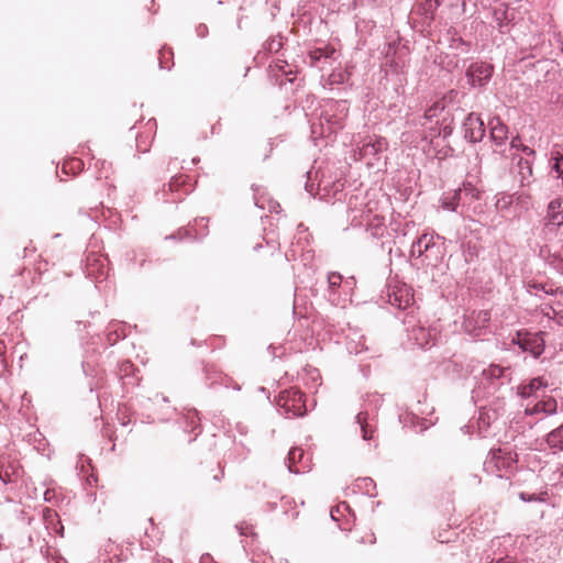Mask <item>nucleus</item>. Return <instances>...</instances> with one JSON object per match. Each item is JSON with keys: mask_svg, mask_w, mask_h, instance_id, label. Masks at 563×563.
<instances>
[{"mask_svg": "<svg viewBox=\"0 0 563 563\" xmlns=\"http://www.w3.org/2000/svg\"><path fill=\"white\" fill-rule=\"evenodd\" d=\"M517 462V454L508 449H492L483 467L487 474L495 475L499 478L508 477Z\"/></svg>", "mask_w": 563, "mask_h": 563, "instance_id": "f257e3e1", "label": "nucleus"}, {"mask_svg": "<svg viewBox=\"0 0 563 563\" xmlns=\"http://www.w3.org/2000/svg\"><path fill=\"white\" fill-rule=\"evenodd\" d=\"M276 402L285 418L302 417L307 412L303 394L295 388L282 390Z\"/></svg>", "mask_w": 563, "mask_h": 563, "instance_id": "f03ea898", "label": "nucleus"}, {"mask_svg": "<svg viewBox=\"0 0 563 563\" xmlns=\"http://www.w3.org/2000/svg\"><path fill=\"white\" fill-rule=\"evenodd\" d=\"M511 380L510 367H503L497 364H490L482 372L481 384L488 389L489 394H494L500 386Z\"/></svg>", "mask_w": 563, "mask_h": 563, "instance_id": "7ed1b4c3", "label": "nucleus"}, {"mask_svg": "<svg viewBox=\"0 0 563 563\" xmlns=\"http://www.w3.org/2000/svg\"><path fill=\"white\" fill-rule=\"evenodd\" d=\"M511 341L520 349L521 352L529 353L534 358L539 357L543 353L545 346L542 332L530 333L518 331Z\"/></svg>", "mask_w": 563, "mask_h": 563, "instance_id": "20e7f679", "label": "nucleus"}, {"mask_svg": "<svg viewBox=\"0 0 563 563\" xmlns=\"http://www.w3.org/2000/svg\"><path fill=\"white\" fill-rule=\"evenodd\" d=\"M440 252V245L434 242L433 234L424 233L411 245V255L423 257V262H431L432 257L437 258Z\"/></svg>", "mask_w": 563, "mask_h": 563, "instance_id": "39448f33", "label": "nucleus"}, {"mask_svg": "<svg viewBox=\"0 0 563 563\" xmlns=\"http://www.w3.org/2000/svg\"><path fill=\"white\" fill-rule=\"evenodd\" d=\"M493 71L494 67L490 64L476 62L468 66L465 75L468 79V84L472 87L482 88L490 80Z\"/></svg>", "mask_w": 563, "mask_h": 563, "instance_id": "423d86ee", "label": "nucleus"}, {"mask_svg": "<svg viewBox=\"0 0 563 563\" xmlns=\"http://www.w3.org/2000/svg\"><path fill=\"white\" fill-rule=\"evenodd\" d=\"M387 302L400 310L408 309L413 301L411 288L406 285H396L388 287L386 292Z\"/></svg>", "mask_w": 563, "mask_h": 563, "instance_id": "0eeeda50", "label": "nucleus"}, {"mask_svg": "<svg viewBox=\"0 0 563 563\" xmlns=\"http://www.w3.org/2000/svg\"><path fill=\"white\" fill-rule=\"evenodd\" d=\"M464 139L472 142H481L485 136V125L478 114L471 112L463 122Z\"/></svg>", "mask_w": 563, "mask_h": 563, "instance_id": "6e6552de", "label": "nucleus"}, {"mask_svg": "<svg viewBox=\"0 0 563 563\" xmlns=\"http://www.w3.org/2000/svg\"><path fill=\"white\" fill-rule=\"evenodd\" d=\"M388 146L384 137L368 136L364 139L362 145L358 147L361 157H376L382 152L386 151Z\"/></svg>", "mask_w": 563, "mask_h": 563, "instance_id": "1a4fd4ad", "label": "nucleus"}, {"mask_svg": "<svg viewBox=\"0 0 563 563\" xmlns=\"http://www.w3.org/2000/svg\"><path fill=\"white\" fill-rule=\"evenodd\" d=\"M490 140L497 145H504L508 139V126L498 118L494 117L488 122Z\"/></svg>", "mask_w": 563, "mask_h": 563, "instance_id": "9d476101", "label": "nucleus"}, {"mask_svg": "<svg viewBox=\"0 0 563 563\" xmlns=\"http://www.w3.org/2000/svg\"><path fill=\"white\" fill-rule=\"evenodd\" d=\"M545 227L558 228L563 225V200L554 199L548 206Z\"/></svg>", "mask_w": 563, "mask_h": 563, "instance_id": "9b49d317", "label": "nucleus"}, {"mask_svg": "<svg viewBox=\"0 0 563 563\" xmlns=\"http://www.w3.org/2000/svg\"><path fill=\"white\" fill-rule=\"evenodd\" d=\"M541 412L547 416L555 415L558 412V401L552 397H548L545 399L537 401L532 407L528 406L525 409V413L527 416H532Z\"/></svg>", "mask_w": 563, "mask_h": 563, "instance_id": "f8f14e48", "label": "nucleus"}, {"mask_svg": "<svg viewBox=\"0 0 563 563\" xmlns=\"http://www.w3.org/2000/svg\"><path fill=\"white\" fill-rule=\"evenodd\" d=\"M512 159L517 162L519 181L521 186H528L532 181V165L533 161L529 157L523 158L521 156H512Z\"/></svg>", "mask_w": 563, "mask_h": 563, "instance_id": "ddd939ff", "label": "nucleus"}, {"mask_svg": "<svg viewBox=\"0 0 563 563\" xmlns=\"http://www.w3.org/2000/svg\"><path fill=\"white\" fill-rule=\"evenodd\" d=\"M490 320L488 310L472 311L464 321V327L467 331L471 329H483Z\"/></svg>", "mask_w": 563, "mask_h": 563, "instance_id": "4468645a", "label": "nucleus"}, {"mask_svg": "<svg viewBox=\"0 0 563 563\" xmlns=\"http://www.w3.org/2000/svg\"><path fill=\"white\" fill-rule=\"evenodd\" d=\"M409 339L421 349L433 345V336L431 332L423 327H413L409 332Z\"/></svg>", "mask_w": 563, "mask_h": 563, "instance_id": "2eb2a0df", "label": "nucleus"}, {"mask_svg": "<svg viewBox=\"0 0 563 563\" xmlns=\"http://www.w3.org/2000/svg\"><path fill=\"white\" fill-rule=\"evenodd\" d=\"M43 519L45 522V527L49 533H55L58 534L59 537L64 536V526L62 525L56 511L46 508L43 511Z\"/></svg>", "mask_w": 563, "mask_h": 563, "instance_id": "dca6fc26", "label": "nucleus"}, {"mask_svg": "<svg viewBox=\"0 0 563 563\" xmlns=\"http://www.w3.org/2000/svg\"><path fill=\"white\" fill-rule=\"evenodd\" d=\"M303 457H305V453L299 448H292L288 452V456H287L286 462H287V467H288L290 473L300 474V473H303L306 471L308 465H303L302 467H298L297 466V463H301Z\"/></svg>", "mask_w": 563, "mask_h": 563, "instance_id": "f3484780", "label": "nucleus"}, {"mask_svg": "<svg viewBox=\"0 0 563 563\" xmlns=\"http://www.w3.org/2000/svg\"><path fill=\"white\" fill-rule=\"evenodd\" d=\"M454 191L460 192L462 196V210H460V214L464 216L466 212V205H468L473 199H478L479 191L470 183L464 184L462 188H459Z\"/></svg>", "mask_w": 563, "mask_h": 563, "instance_id": "a211bd4d", "label": "nucleus"}, {"mask_svg": "<svg viewBox=\"0 0 563 563\" xmlns=\"http://www.w3.org/2000/svg\"><path fill=\"white\" fill-rule=\"evenodd\" d=\"M461 197V194L455 191L444 194L440 200L441 207L444 210L460 213V210H462Z\"/></svg>", "mask_w": 563, "mask_h": 563, "instance_id": "6ab92c4d", "label": "nucleus"}, {"mask_svg": "<svg viewBox=\"0 0 563 563\" xmlns=\"http://www.w3.org/2000/svg\"><path fill=\"white\" fill-rule=\"evenodd\" d=\"M545 442L554 452L563 451V423L547 434Z\"/></svg>", "mask_w": 563, "mask_h": 563, "instance_id": "aec40b11", "label": "nucleus"}, {"mask_svg": "<svg viewBox=\"0 0 563 563\" xmlns=\"http://www.w3.org/2000/svg\"><path fill=\"white\" fill-rule=\"evenodd\" d=\"M445 106L442 101H435L430 106L419 118V124L424 126L427 122H432L433 119L438 118L444 110Z\"/></svg>", "mask_w": 563, "mask_h": 563, "instance_id": "412c9836", "label": "nucleus"}, {"mask_svg": "<svg viewBox=\"0 0 563 563\" xmlns=\"http://www.w3.org/2000/svg\"><path fill=\"white\" fill-rule=\"evenodd\" d=\"M367 419H368L367 411H360L356 415V423L360 426V429L362 432V438L365 441L372 440L374 438V432H375V430L368 423Z\"/></svg>", "mask_w": 563, "mask_h": 563, "instance_id": "4be33fe9", "label": "nucleus"}, {"mask_svg": "<svg viewBox=\"0 0 563 563\" xmlns=\"http://www.w3.org/2000/svg\"><path fill=\"white\" fill-rule=\"evenodd\" d=\"M547 385L542 383L541 378H533L528 384H523L518 387V394L522 398H529L534 395V393Z\"/></svg>", "mask_w": 563, "mask_h": 563, "instance_id": "5701e85b", "label": "nucleus"}, {"mask_svg": "<svg viewBox=\"0 0 563 563\" xmlns=\"http://www.w3.org/2000/svg\"><path fill=\"white\" fill-rule=\"evenodd\" d=\"M551 169L556 173V177L563 183V153L560 150L551 152Z\"/></svg>", "mask_w": 563, "mask_h": 563, "instance_id": "b1692460", "label": "nucleus"}, {"mask_svg": "<svg viewBox=\"0 0 563 563\" xmlns=\"http://www.w3.org/2000/svg\"><path fill=\"white\" fill-rule=\"evenodd\" d=\"M494 19L497 22L500 31L504 32L503 27L506 26L514 19V16L508 9L498 8L494 11Z\"/></svg>", "mask_w": 563, "mask_h": 563, "instance_id": "393cba45", "label": "nucleus"}, {"mask_svg": "<svg viewBox=\"0 0 563 563\" xmlns=\"http://www.w3.org/2000/svg\"><path fill=\"white\" fill-rule=\"evenodd\" d=\"M356 487L371 497L375 496V483L369 477L358 478L356 481Z\"/></svg>", "mask_w": 563, "mask_h": 563, "instance_id": "a878e982", "label": "nucleus"}, {"mask_svg": "<svg viewBox=\"0 0 563 563\" xmlns=\"http://www.w3.org/2000/svg\"><path fill=\"white\" fill-rule=\"evenodd\" d=\"M333 49L324 48H316L309 53V57L311 59V65H316L322 58H328L333 53Z\"/></svg>", "mask_w": 563, "mask_h": 563, "instance_id": "bb28decb", "label": "nucleus"}, {"mask_svg": "<svg viewBox=\"0 0 563 563\" xmlns=\"http://www.w3.org/2000/svg\"><path fill=\"white\" fill-rule=\"evenodd\" d=\"M510 147L521 151L528 157H534V155H536V151L533 148L522 144L519 136H516V137L511 139Z\"/></svg>", "mask_w": 563, "mask_h": 563, "instance_id": "cd10ccee", "label": "nucleus"}, {"mask_svg": "<svg viewBox=\"0 0 563 563\" xmlns=\"http://www.w3.org/2000/svg\"><path fill=\"white\" fill-rule=\"evenodd\" d=\"M282 47H283L282 38H277V37H272V38L267 40L264 44V49L269 53H277L282 49Z\"/></svg>", "mask_w": 563, "mask_h": 563, "instance_id": "c85d7f7f", "label": "nucleus"}, {"mask_svg": "<svg viewBox=\"0 0 563 563\" xmlns=\"http://www.w3.org/2000/svg\"><path fill=\"white\" fill-rule=\"evenodd\" d=\"M550 265L560 274H563V246L562 250L553 254Z\"/></svg>", "mask_w": 563, "mask_h": 563, "instance_id": "c756f323", "label": "nucleus"}, {"mask_svg": "<svg viewBox=\"0 0 563 563\" xmlns=\"http://www.w3.org/2000/svg\"><path fill=\"white\" fill-rule=\"evenodd\" d=\"M342 283V275L336 272H331L328 275V284L331 289H335L336 287H340Z\"/></svg>", "mask_w": 563, "mask_h": 563, "instance_id": "7c9ffc66", "label": "nucleus"}, {"mask_svg": "<svg viewBox=\"0 0 563 563\" xmlns=\"http://www.w3.org/2000/svg\"><path fill=\"white\" fill-rule=\"evenodd\" d=\"M82 165V162L78 158H74L71 159L69 163H66L63 165V172L64 173H68V166L70 167V169H75V168H80Z\"/></svg>", "mask_w": 563, "mask_h": 563, "instance_id": "2f4dec72", "label": "nucleus"}, {"mask_svg": "<svg viewBox=\"0 0 563 563\" xmlns=\"http://www.w3.org/2000/svg\"><path fill=\"white\" fill-rule=\"evenodd\" d=\"M441 2L439 0H427L426 1V11L433 13L439 7Z\"/></svg>", "mask_w": 563, "mask_h": 563, "instance_id": "473e14b6", "label": "nucleus"}, {"mask_svg": "<svg viewBox=\"0 0 563 563\" xmlns=\"http://www.w3.org/2000/svg\"><path fill=\"white\" fill-rule=\"evenodd\" d=\"M375 541H376V538H375V534L373 532H369L366 536L361 537L360 539H357V543H360V544H363V543L374 544Z\"/></svg>", "mask_w": 563, "mask_h": 563, "instance_id": "72a5a7b5", "label": "nucleus"}, {"mask_svg": "<svg viewBox=\"0 0 563 563\" xmlns=\"http://www.w3.org/2000/svg\"><path fill=\"white\" fill-rule=\"evenodd\" d=\"M288 66L287 62L285 60H278L276 64H275V67L282 71L283 74L285 75H290L292 74L291 70H286V67Z\"/></svg>", "mask_w": 563, "mask_h": 563, "instance_id": "f704fd0d", "label": "nucleus"}, {"mask_svg": "<svg viewBox=\"0 0 563 563\" xmlns=\"http://www.w3.org/2000/svg\"><path fill=\"white\" fill-rule=\"evenodd\" d=\"M452 128L450 125H444L442 129L438 131V135H442L443 139H446L452 134Z\"/></svg>", "mask_w": 563, "mask_h": 563, "instance_id": "c9c22d12", "label": "nucleus"}, {"mask_svg": "<svg viewBox=\"0 0 563 563\" xmlns=\"http://www.w3.org/2000/svg\"><path fill=\"white\" fill-rule=\"evenodd\" d=\"M533 288H536L537 290H542L545 294L553 295L555 292L552 288L551 289H547L545 285H543V284H534Z\"/></svg>", "mask_w": 563, "mask_h": 563, "instance_id": "e433bc0d", "label": "nucleus"}, {"mask_svg": "<svg viewBox=\"0 0 563 563\" xmlns=\"http://www.w3.org/2000/svg\"><path fill=\"white\" fill-rule=\"evenodd\" d=\"M341 508H343V509H349V505H347L345 501H343V503H341L340 505H338V506L335 507V509H332V510H331V518H332L333 520H336V518H335V516H334V511H340V509H341Z\"/></svg>", "mask_w": 563, "mask_h": 563, "instance_id": "4c0bfd02", "label": "nucleus"}, {"mask_svg": "<svg viewBox=\"0 0 563 563\" xmlns=\"http://www.w3.org/2000/svg\"><path fill=\"white\" fill-rule=\"evenodd\" d=\"M188 232L187 231H181L179 230L177 234H170L169 236H166V239H170V240H183L184 236L187 234Z\"/></svg>", "mask_w": 563, "mask_h": 563, "instance_id": "58836bf2", "label": "nucleus"}, {"mask_svg": "<svg viewBox=\"0 0 563 563\" xmlns=\"http://www.w3.org/2000/svg\"><path fill=\"white\" fill-rule=\"evenodd\" d=\"M349 350H350V352H351V353L358 354V353H361V352H363V351H366V350H367V346H365V344H364V343H362L361 349H358V347H356V346H355V347H353V346H351V345H350V346H349Z\"/></svg>", "mask_w": 563, "mask_h": 563, "instance_id": "ea45409f", "label": "nucleus"}, {"mask_svg": "<svg viewBox=\"0 0 563 563\" xmlns=\"http://www.w3.org/2000/svg\"><path fill=\"white\" fill-rule=\"evenodd\" d=\"M520 498L525 501H532V500H537V498L534 497V495H527L526 493H521L520 494Z\"/></svg>", "mask_w": 563, "mask_h": 563, "instance_id": "a19ab883", "label": "nucleus"}, {"mask_svg": "<svg viewBox=\"0 0 563 563\" xmlns=\"http://www.w3.org/2000/svg\"><path fill=\"white\" fill-rule=\"evenodd\" d=\"M0 478L2 479V482L5 484V483H9L11 482L12 479L10 478V475L8 474V472H5L4 474H2V472L0 471Z\"/></svg>", "mask_w": 563, "mask_h": 563, "instance_id": "79ce46f5", "label": "nucleus"}, {"mask_svg": "<svg viewBox=\"0 0 563 563\" xmlns=\"http://www.w3.org/2000/svg\"><path fill=\"white\" fill-rule=\"evenodd\" d=\"M305 189L309 192V194H313V190H314V187H313V184H310L309 181L306 183V186H305Z\"/></svg>", "mask_w": 563, "mask_h": 563, "instance_id": "37998d69", "label": "nucleus"}, {"mask_svg": "<svg viewBox=\"0 0 563 563\" xmlns=\"http://www.w3.org/2000/svg\"><path fill=\"white\" fill-rule=\"evenodd\" d=\"M165 54H166V51H165V49H162V51H161V58H163V57L165 56ZM159 66H161V68H169L168 66H165V65H164L163 59H161V62H159Z\"/></svg>", "mask_w": 563, "mask_h": 563, "instance_id": "c03bdc74", "label": "nucleus"}, {"mask_svg": "<svg viewBox=\"0 0 563 563\" xmlns=\"http://www.w3.org/2000/svg\"><path fill=\"white\" fill-rule=\"evenodd\" d=\"M510 201H506L505 198L497 201V207H506Z\"/></svg>", "mask_w": 563, "mask_h": 563, "instance_id": "a18cd8bd", "label": "nucleus"}, {"mask_svg": "<svg viewBox=\"0 0 563 563\" xmlns=\"http://www.w3.org/2000/svg\"><path fill=\"white\" fill-rule=\"evenodd\" d=\"M206 30H207V27H206L205 25H200V26L198 27V34H199L200 36H203V35H205V31H206Z\"/></svg>", "mask_w": 563, "mask_h": 563, "instance_id": "49530a36", "label": "nucleus"}, {"mask_svg": "<svg viewBox=\"0 0 563 563\" xmlns=\"http://www.w3.org/2000/svg\"><path fill=\"white\" fill-rule=\"evenodd\" d=\"M177 185H178V180H177V179H173V180L169 183V188H170V190H173V189H174V187H175V186H177Z\"/></svg>", "mask_w": 563, "mask_h": 563, "instance_id": "de8ad7c7", "label": "nucleus"}, {"mask_svg": "<svg viewBox=\"0 0 563 563\" xmlns=\"http://www.w3.org/2000/svg\"><path fill=\"white\" fill-rule=\"evenodd\" d=\"M338 107H342V110H346V102L340 101V102H338Z\"/></svg>", "mask_w": 563, "mask_h": 563, "instance_id": "09e8293b", "label": "nucleus"}, {"mask_svg": "<svg viewBox=\"0 0 563 563\" xmlns=\"http://www.w3.org/2000/svg\"><path fill=\"white\" fill-rule=\"evenodd\" d=\"M208 560H211L209 554H206L201 558L202 563H206Z\"/></svg>", "mask_w": 563, "mask_h": 563, "instance_id": "8fccbe9b", "label": "nucleus"}, {"mask_svg": "<svg viewBox=\"0 0 563 563\" xmlns=\"http://www.w3.org/2000/svg\"><path fill=\"white\" fill-rule=\"evenodd\" d=\"M51 492L49 490H46L44 496H45V500H51Z\"/></svg>", "mask_w": 563, "mask_h": 563, "instance_id": "3c124183", "label": "nucleus"}, {"mask_svg": "<svg viewBox=\"0 0 563 563\" xmlns=\"http://www.w3.org/2000/svg\"><path fill=\"white\" fill-rule=\"evenodd\" d=\"M51 492L49 490H46L44 496H45V500H51Z\"/></svg>", "mask_w": 563, "mask_h": 563, "instance_id": "603ef678", "label": "nucleus"}, {"mask_svg": "<svg viewBox=\"0 0 563 563\" xmlns=\"http://www.w3.org/2000/svg\"><path fill=\"white\" fill-rule=\"evenodd\" d=\"M241 534H247V532L244 530L242 526L238 527Z\"/></svg>", "mask_w": 563, "mask_h": 563, "instance_id": "864d4df0", "label": "nucleus"}, {"mask_svg": "<svg viewBox=\"0 0 563 563\" xmlns=\"http://www.w3.org/2000/svg\"><path fill=\"white\" fill-rule=\"evenodd\" d=\"M41 552L44 553L46 556L49 555L48 548H46L45 552L43 551V548L41 547Z\"/></svg>", "mask_w": 563, "mask_h": 563, "instance_id": "5fc2aeb1", "label": "nucleus"}]
</instances>
